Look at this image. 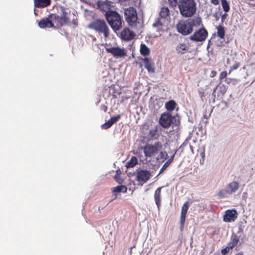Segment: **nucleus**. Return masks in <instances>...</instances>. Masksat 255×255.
<instances>
[{
    "mask_svg": "<svg viewBox=\"0 0 255 255\" xmlns=\"http://www.w3.org/2000/svg\"><path fill=\"white\" fill-rule=\"evenodd\" d=\"M157 130L156 128H154L150 129L148 133V136L149 138H155L157 137Z\"/></svg>",
    "mask_w": 255,
    "mask_h": 255,
    "instance_id": "nucleus-31",
    "label": "nucleus"
},
{
    "mask_svg": "<svg viewBox=\"0 0 255 255\" xmlns=\"http://www.w3.org/2000/svg\"><path fill=\"white\" fill-rule=\"evenodd\" d=\"M85 213V210H82V214H83V215H84Z\"/></svg>",
    "mask_w": 255,
    "mask_h": 255,
    "instance_id": "nucleus-45",
    "label": "nucleus"
},
{
    "mask_svg": "<svg viewBox=\"0 0 255 255\" xmlns=\"http://www.w3.org/2000/svg\"><path fill=\"white\" fill-rule=\"evenodd\" d=\"M88 27L99 33H103L105 38H108L110 35L109 28L103 19H96L89 24Z\"/></svg>",
    "mask_w": 255,
    "mask_h": 255,
    "instance_id": "nucleus-4",
    "label": "nucleus"
},
{
    "mask_svg": "<svg viewBox=\"0 0 255 255\" xmlns=\"http://www.w3.org/2000/svg\"><path fill=\"white\" fill-rule=\"evenodd\" d=\"M227 75V72L223 71L220 74V79H222L225 78Z\"/></svg>",
    "mask_w": 255,
    "mask_h": 255,
    "instance_id": "nucleus-39",
    "label": "nucleus"
},
{
    "mask_svg": "<svg viewBox=\"0 0 255 255\" xmlns=\"http://www.w3.org/2000/svg\"><path fill=\"white\" fill-rule=\"evenodd\" d=\"M162 145L159 142H155L154 144H146L143 148L145 156L151 157L157 154L162 149Z\"/></svg>",
    "mask_w": 255,
    "mask_h": 255,
    "instance_id": "nucleus-5",
    "label": "nucleus"
},
{
    "mask_svg": "<svg viewBox=\"0 0 255 255\" xmlns=\"http://www.w3.org/2000/svg\"><path fill=\"white\" fill-rule=\"evenodd\" d=\"M101 110H103L105 112H106L107 110V107L105 105H103L101 106Z\"/></svg>",
    "mask_w": 255,
    "mask_h": 255,
    "instance_id": "nucleus-42",
    "label": "nucleus"
},
{
    "mask_svg": "<svg viewBox=\"0 0 255 255\" xmlns=\"http://www.w3.org/2000/svg\"><path fill=\"white\" fill-rule=\"evenodd\" d=\"M178 7L181 14L186 17L191 16L196 11L194 0H179Z\"/></svg>",
    "mask_w": 255,
    "mask_h": 255,
    "instance_id": "nucleus-3",
    "label": "nucleus"
},
{
    "mask_svg": "<svg viewBox=\"0 0 255 255\" xmlns=\"http://www.w3.org/2000/svg\"><path fill=\"white\" fill-rule=\"evenodd\" d=\"M227 16V14L226 13H224V14H223L221 16V20H222V22H223L224 20L226 18Z\"/></svg>",
    "mask_w": 255,
    "mask_h": 255,
    "instance_id": "nucleus-41",
    "label": "nucleus"
},
{
    "mask_svg": "<svg viewBox=\"0 0 255 255\" xmlns=\"http://www.w3.org/2000/svg\"><path fill=\"white\" fill-rule=\"evenodd\" d=\"M137 163V158L135 156H132L129 160L127 162L126 166L127 168H131L134 167Z\"/></svg>",
    "mask_w": 255,
    "mask_h": 255,
    "instance_id": "nucleus-24",
    "label": "nucleus"
},
{
    "mask_svg": "<svg viewBox=\"0 0 255 255\" xmlns=\"http://www.w3.org/2000/svg\"><path fill=\"white\" fill-rule=\"evenodd\" d=\"M168 157L167 153L166 151H161L156 157V159L159 162H163Z\"/></svg>",
    "mask_w": 255,
    "mask_h": 255,
    "instance_id": "nucleus-25",
    "label": "nucleus"
},
{
    "mask_svg": "<svg viewBox=\"0 0 255 255\" xmlns=\"http://www.w3.org/2000/svg\"><path fill=\"white\" fill-rule=\"evenodd\" d=\"M240 65V63L238 62H235V63L230 67V69L229 72L230 74L233 70L237 69Z\"/></svg>",
    "mask_w": 255,
    "mask_h": 255,
    "instance_id": "nucleus-33",
    "label": "nucleus"
},
{
    "mask_svg": "<svg viewBox=\"0 0 255 255\" xmlns=\"http://www.w3.org/2000/svg\"><path fill=\"white\" fill-rule=\"evenodd\" d=\"M201 23V19L199 17L189 18L178 22L176 28L179 33L183 35H187L193 31L194 26L199 25Z\"/></svg>",
    "mask_w": 255,
    "mask_h": 255,
    "instance_id": "nucleus-1",
    "label": "nucleus"
},
{
    "mask_svg": "<svg viewBox=\"0 0 255 255\" xmlns=\"http://www.w3.org/2000/svg\"><path fill=\"white\" fill-rule=\"evenodd\" d=\"M161 187L157 188L154 193V200L157 207H159L160 206V197L161 194Z\"/></svg>",
    "mask_w": 255,
    "mask_h": 255,
    "instance_id": "nucleus-23",
    "label": "nucleus"
},
{
    "mask_svg": "<svg viewBox=\"0 0 255 255\" xmlns=\"http://www.w3.org/2000/svg\"><path fill=\"white\" fill-rule=\"evenodd\" d=\"M120 118L121 116L120 115L112 117L109 120L102 125V128L104 129L109 128L112 127L113 124L116 123Z\"/></svg>",
    "mask_w": 255,
    "mask_h": 255,
    "instance_id": "nucleus-15",
    "label": "nucleus"
},
{
    "mask_svg": "<svg viewBox=\"0 0 255 255\" xmlns=\"http://www.w3.org/2000/svg\"><path fill=\"white\" fill-rule=\"evenodd\" d=\"M142 60L144 63L145 67L148 71L154 73L155 72V69L152 60L151 58H144Z\"/></svg>",
    "mask_w": 255,
    "mask_h": 255,
    "instance_id": "nucleus-14",
    "label": "nucleus"
},
{
    "mask_svg": "<svg viewBox=\"0 0 255 255\" xmlns=\"http://www.w3.org/2000/svg\"><path fill=\"white\" fill-rule=\"evenodd\" d=\"M221 3L224 10L226 12L229 11L230 9V6L228 1L226 0H221Z\"/></svg>",
    "mask_w": 255,
    "mask_h": 255,
    "instance_id": "nucleus-32",
    "label": "nucleus"
},
{
    "mask_svg": "<svg viewBox=\"0 0 255 255\" xmlns=\"http://www.w3.org/2000/svg\"><path fill=\"white\" fill-rule=\"evenodd\" d=\"M170 164L168 162L166 161V162L163 164V165L160 169L159 173H161L162 172H163L169 166Z\"/></svg>",
    "mask_w": 255,
    "mask_h": 255,
    "instance_id": "nucleus-34",
    "label": "nucleus"
},
{
    "mask_svg": "<svg viewBox=\"0 0 255 255\" xmlns=\"http://www.w3.org/2000/svg\"><path fill=\"white\" fill-rule=\"evenodd\" d=\"M231 194L228 190V189L226 187L224 189L220 191L218 193V196L220 198H225L228 197L229 195Z\"/></svg>",
    "mask_w": 255,
    "mask_h": 255,
    "instance_id": "nucleus-29",
    "label": "nucleus"
},
{
    "mask_svg": "<svg viewBox=\"0 0 255 255\" xmlns=\"http://www.w3.org/2000/svg\"><path fill=\"white\" fill-rule=\"evenodd\" d=\"M125 18L130 26H135L137 22V14L135 10L133 7H129L125 10Z\"/></svg>",
    "mask_w": 255,
    "mask_h": 255,
    "instance_id": "nucleus-7",
    "label": "nucleus"
},
{
    "mask_svg": "<svg viewBox=\"0 0 255 255\" xmlns=\"http://www.w3.org/2000/svg\"><path fill=\"white\" fill-rule=\"evenodd\" d=\"M242 70H243L244 71L245 70V66H244L243 67Z\"/></svg>",
    "mask_w": 255,
    "mask_h": 255,
    "instance_id": "nucleus-46",
    "label": "nucleus"
},
{
    "mask_svg": "<svg viewBox=\"0 0 255 255\" xmlns=\"http://www.w3.org/2000/svg\"><path fill=\"white\" fill-rule=\"evenodd\" d=\"M178 122L177 118L172 116L169 113L162 114L159 119V124L165 128H168L172 125H177Z\"/></svg>",
    "mask_w": 255,
    "mask_h": 255,
    "instance_id": "nucleus-6",
    "label": "nucleus"
},
{
    "mask_svg": "<svg viewBox=\"0 0 255 255\" xmlns=\"http://www.w3.org/2000/svg\"><path fill=\"white\" fill-rule=\"evenodd\" d=\"M140 52L142 55L146 56L149 53V49L144 44H141Z\"/></svg>",
    "mask_w": 255,
    "mask_h": 255,
    "instance_id": "nucleus-26",
    "label": "nucleus"
},
{
    "mask_svg": "<svg viewBox=\"0 0 255 255\" xmlns=\"http://www.w3.org/2000/svg\"><path fill=\"white\" fill-rule=\"evenodd\" d=\"M237 216L238 213L235 209H229L225 212L223 220L226 222H234L237 218Z\"/></svg>",
    "mask_w": 255,
    "mask_h": 255,
    "instance_id": "nucleus-12",
    "label": "nucleus"
},
{
    "mask_svg": "<svg viewBox=\"0 0 255 255\" xmlns=\"http://www.w3.org/2000/svg\"><path fill=\"white\" fill-rule=\"evenodd\" d=\"M228 86L225 84L218 85L214 89L212 95L215 97V94L216 89H217L222 95H224L226 92Z\"/></svg>",
    "mask_w": 255,
    "mask_h": 255,
    "instance_id": "nucleus-21",
    "label": "nucleus"
},
{
    "mask_svg": "<svg viewBox=\"0 0 255 255\" xmlns=\"http://www.w3.org/2000/svg\"><path fill=\"white\" fill-rule=\"evenodd\" d=\"M34 5L37 7H45L51 3V0H34Z\"/></svg>",
    "mask_w": 255,
    "mask_h": 255,
    "instance_id": "nucleus-18",
    "label": "nucleus"
},
{
    "mask_svg": "<svg viewBox=\"0 0 255 255\" xmlns=\"http://www.w3.org/2000/svg\"><path fill=\"white\" fill-rule=\"evenodd\" d=\"M189 49V46L185 44L180 43L176 48V50L178 53L181 54H185Z\"/></svg>",
    "mask_w": 255,
    "mask_h": 255,
    "instance_id": "nucleus-20",
    "label": "nucleus"
},
{
    "mask_svg": "<svg viewBox=\"0 0 255 255\" xmlns=\"http://www.w3.org/2000/svg\"><path fill=\"white\" fill-rule=\"evenodd\" d=\"M192 203L193 201L192 200H188L184 203L182 207H189V206H192Z\"/></svg>",
    "mask_w": 255,
    "mask_h": 255,
    "instance_id": "nucleus-35",
    "label": "nucleus"
},
{
    "mask_svg": "<svg viewBox=\"0 0 255 255\" xmlns=\"http://www.w3.org/2000/svg\"><path fill=\"white\" fill-rule=\"evenodd\" d=\"M169 13V11L167 7H162L161 8L159 13L160 18H158L152 24L153 27L157 28V31H161L163 30L162 28L163 23L161 20L163 18H166L167 16H168Z\"/></svg>",
    "mask_w": 255,
    "mask_h": 255,
    "instance_id": "nucleus-8",
    "label": "nucleus"
},
{
    "mask_svg": "<svg viewBox=\"0 0 255 255\" xmlns=\"http://www.w3.org/2000/svg\"><path fill=\"white\" fill-rule=\"evenodd\" d=\"M53 17H54V18H55V17H56V16H55V15H54V16H51V18H53Z\"/></svg>",
    "mask_w": 255,
    "mask_h": 255,
    "instance_id": "nucleus-47",
    "label": "nucleus"
},
{
    "mask_svg": "<svg viewBox=\"0 0 255 255\" xmlns=\"http://www.w3.org/2000/svg\"><path fill=\"white\" fill-rule=\"evenodd\" d=\"M226 188L229 190L231 194L236 191L239 188V184L237 182H233L228 184Z\"/></svg>",
    "mask_w": 255,
    "mask_h": 255,
    "instance_id": "nucleus-22",
    "label": "nucleus"
},
{
    "mask_svg": "<svg viewBox=\"0 0 255 255\" xmlns=\"http://www.w3.org/2000/svg\"><path fill=\"white\" fill-rule=\"evenodd\" d=\"M230 249L228 247H226L225 248L221 250V253L223 255H226L229 252Z\"/></svg>",
    "mask_w": 255,
    "mask_h": 255,
    "instance_id": "nucleus-36",
    "label": "nucleus"
},
{
    "mask_svg": "<svg viewBox=\"0 0 255 255\" xmlns=\"http://www.w3.org/2000/svg\"><path fill=\"white\" fill-rule=\"evenodd\" d=\"M188 208H182L181 216H180V229L181 231H182L184 229V224L185 222L186 215L187 213Z\"/></svg>",
    "mask_w": 255,
    "mask_h": 255,
    "instance_id": "nucleus-16",
    "label": "nucleus"
},
{
    "mask_svg": "<svg viewBox=\"0 0 255 255\" xmlns=\"http://www.w3.org/2000/svg\"><path fill=\"white\" fill-rule=\"evenodd\" d=\"M38 25L40 28L52 27L53 24L48 18L43 19L38 23Z\"/></svg>",
    "mask_w": 255,
    "mask_h": 255,
    "instance_id": "nucleus-19",
    "label": "nucleus"
},
{
    "mask_svg": "<svg viewBox=\"0 0 255 255\" xmlns=\"http://www.w3.org/2000/svg\"><path fill=\"white\" fill-rule=\"evenodd\" d=\"M239 240L240 237L237 235L233 234L232 236L231 242L228 244L227 247H228L230 250L232 249L238 245Z\"/></svg>",
    "mask_w": 255,
    "mask_h": 255,
    "instance_id": "nucleus-17",
    "label": "nucleus"
},
{
    "mask_svg": "<svg viewBox=\"0 0 255 255\" xmlns=\"http://www.w3.org/2000/svg\"><path fill=\"white\" fill-rule=\"evenodd\" d=\"M212 0V2L213 3L215 4L218 3V0Z\"/></svg>",
    "mask_w": 255,
    "mask_h": 255,
    "instance_id": "nucleus-43",
    "label": "nucleus"
},
{
    "mask_svg": "<svg viewBox=\"0 0 255 255\" xmlns=\"http://www.w3.org/2000/svg\"><path fill=\"white\" fill-rule=\"evenodd\" d=\"M208 35V31L204 28L196 31L194 34L190 36V39L196 42H202L204 41Z\"/></svg>",
    "mask_w": 255,
    "mask_h": 255,
    "instance_id": "nucleus-9",
    "label": "nucleus"
},
{
    "mask_svg": "<svg viewBox=\"0 0 255 255\" xmlns=\"http://www.w3.org/2000/svg\"><path fill=\"white\" fill-rule=\"evenodd\" d=\"M105 17L108 23L114 32H116L122 28L124 21L121 15L116 11L111 10L107 11L105 13Z\"/></svg>",
    "mask_w": 255,
    "mask_h": 255,
    "instance_id": "nucleus-2",
    "label": "nucleus"
},
{
    "mask_svg": "<svg viewBox=\"0 0 255 255\" xmlns=\"http://www.w3.org/2000/svg\"><path fill=\"white\" fill-rule=\"evenodd\" d=\"M62 14L61 15V19L63 20L64 21H65L66 20V12H65L63 8L62 9Z\"/></svg>",
    "mask_w": 255,
    "mask_h": 255,
    "instance_id": "nucleus-38",
    "label": "nucleus"
},
{
    "mask_svg": "<svg viewBox=\"0 0 255 255\" xmlns=\"http://www.w3.org/2000/svg\"><path fill=\"white\" fill-rule=\"evenodd\" d=\"M127 188L124 185H119L114 188L113 192L115 193H125L127 192Z\"/></svg>",
    "mask_w": 255,
    "mask_h": 255,
    "instance_id": "nucleus-27",
    "label": "nucleus"
},
{
    "mask_svg": "<svg viewBox=\"0 0 255 255\" xmlns=\"http://www.w3.org/2000/svg\"><path fill=\"white\" fill-rule=\"evenodd\" d=\"M176 151L175 152V153L170 157V158L167 161L170 164L173 161L175 154H176Z\"/></svg>",
    "mask_w": 255,
    "mask_h": 255,
    "instance_id": "nucleus-40",
    "label": "nucleus"
},
{
    "mask_svg": "<svg viewBox=\"0 0 255 255\" xmlns=\"http://www.w3.org/2000/svg\"><path fill=\"white\" fill-rule=\"evenodd\" d=\"M106 49L108 52L111 53L116 58L124 57L127 54L124 48L118 47L107 48Z\"/></svg>",
    "mask_w": 255,
    "mask_h": 255,
    "instance_id": "nucleus-11",
    "label": "nucleus"
},
{
    "mask_svg": "<svg viewBox=\"0 0 255 255\" xmlns=\"http://www.w3.org/2000/svg\"><path fill=\"white\" fill-rule=\"evenodd\" d=\"M169 4L172 7L175 6L178 3V0H168Z\"/></svg>",
    "mask_w": 255,
    "mask_h": 255,
    "instance_id": "nucleus-37",
    "label": "nucleus"
},
{
    "mask_svg": "<svg viewBox=\"0 0 255 255\" xmlns=\"http://www.w3.org/2000/svg\"><path fill=\"white\" fill-rule=\"evenodd\" d=\"M134 33L128 28H125L121 32V37L125 40H130L134 37Z\"/></svg>",
    "mask_w": 255,
    "mask_h": 255,
    "instance_id": "nucleus-13",
    "label": "nucleus"
},
{
    "mask_svg": "<svg viewBox=\"0 0 255 255\" xmlns=\"http://www.w3.org/2000/svg\"><path fill=\"white\" fill-rule=\"evenodd\" d=\"M235 255H244V253L242 252H239Z\"/></svg>",
    "mask_w": 255,
    "mask_h": 255,
    "instance_id": "nucleus-44",
    "label": "nucleus"
},
{
    "mask_svg": "<svg viewBox=\"0 0 255 255\" xmlns=\"http://www.w3.org/2000/svg\"><path fill=\"white\" fill-rule=\"evenodd\" d=\"M151 174L149 171L147 170H139L136 173V180L140 183L146 182L151 177Z\"/></svg>",
    "mask_w": 255,
    "mask_h": 255,
    "instance_id": "nucleus-10",
    "label": "nucleus"
},
{
    "mask_svg": "<svg viewBox=\"0 0 255 255\" xmlns=\"http://www.w3.org/2000/svg\"><path fill=\"white\" fill-rule=\"evenodd\" d=\"M217 35L219 37H220L221 38H224L225 36V30L224 27L221 26L219 25L217 27Z\"/></svg>",
    "mask_w": 255,
    "mask_h": 255,
    "instance_id": "nucleus-30",
    "label": "nucleus"
},
{
    "mask_svg": "<svg viewBox=\"0 0 255 255\" xmlns=\"http://www.w3.org/2000/svg\"><path fill=\"white\" fill-rule=\"evenodd\" d=\"M175 102L173 100H171L166 103L165 108L168 111H171L175 109Z\"/></svg>",
    "mask_w": 255,
    "mask_h": 255,
    "instance_id": "nucleus-28",
    "label": "nucleus"
}]
</instances>
